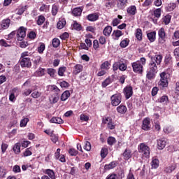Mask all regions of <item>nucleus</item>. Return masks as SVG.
Masks as SVG:
<instances>
[{
	"instance_id": "43",
	"label": "nucleus",
	"mask_w": 179,
	"mask_h": 179,
	"mask_svg": "<svg viewBox=\"0 0 179 179\" xmlns=\"http://www.w3.org/2000/svg\"><path fill=\"white\" fill-rule=\"evenodd\" d=\"M128 44H129V40L128 39H124L123 41H121L120 43V47L122 48H125L127 47H128Z\"/></svg>"
},
{
	"instance_id": "4",
	"label": "nucleus",
	"mask_w": 179,
	"mask_h": 179,
	"mask_svg": "<svg viewBox=\"0 0 179 179\" xmlns=\"http://www.w3.org/2000/svg\"><path fill=\"white\" fill-rule=\"evenodd\" d=\"M160 80L158 82V86L161 89L163 87H167L169 86V80L167 78V73L166 72H162L160 73Z\"/></svg>"
},
{
	"instance_id": "29",
	"label": "nucleus",
	"mask_w": 179,
	"mask_h": 179,
	"mask_svg": "<svg viewBox=\"0 0 179 179\" xmlns=\"http://www.w3.org/2000/svg\"><path fill=\"white\" fill-rule=\"evenodd\" d=\"M58 10H59V6L57 4H53L52 6V16H57V14L58 13Z\"/></svg>"
},
{
	"instance_id": "41",
	"label": "nucleus",
	"mask_w": 179,
	"mask_h": 179,
	"mask_svg": "<svg viewBox=\"0 0 179 179\" xmlns=\"http://www.w3.org/2000/svg\"><path fill=\"white\" fill-rule=\"evenodd\" d=\"M154 16L157 19H159V17H160L162 16V9L161 8H157L154 11Z\"/></svg>"
},
{
	"instance_id": "62",
	"label": "nucleus",
	"mask_w": 179,
	"mask_h": 179,
	"mask_svg": "<svg viewBox=\"0 0 179 179\" xmlns=\"http://www.w3.org/2000/svg\"><path fill=\"white\" fill-rule=\"evenodd\" d=\"M13 171L14 173H20V166L18 165H15L13 168Z\"/></svg>"
},
{
	"instance_id": "56",
	"label": "nucleus",
	"mask_w": 179,
	"mask_h": 179,
	"mask_svg": "<svg viewBox=\"0 0 179 179\" xmlns=\"http://www.w3.org/2000/svg\"><path fill=\"white\" fill-rule=\"evenodd\" d=\"M51 137V141L53 142V143H57L58 142V136L57 134H52L50 136Z\"/></svg>"
},
{
	"instance_id": "19",
	"label": "nucleus",
	"mask_w": 179,
	"mask_h": 179,
	"mask_svg": "<svg viewBox=\"0 0 179 179\" xmlns=\"http://www.w3.org/2000/svg\"><path fill=\"white\" fill-rule=\"evenodd\" d=\"M111 31H113V27L111 26H107L104 28L103 34H104V36L108 37V36H110V34H111Z\"/></svg>"
},
{
	"instance_id": "17",
	"label": "nucleus",
	"mask_w": 179,
	"mask_h": 179,
	"mask_svg": "<svg viewBox=\"0 0 179 179\" xmlns=\"http://www.w3.org/2000/svg\"><path fill=\"white\" fill-rule=\"evenodd\" d=\"M123 157L124 160H129V159L132 157V152L130 151V150L126 149L123 152Z\"/></svg>"
},
{
	"instance_id": "38",
	"label": "nucleus",
	"mask_w": 179,
	"mask_h": 179,
	"mask_svg": "<svg viewBox=\"0 0 179 179\" xmlns=\"http://www.w3.org/2000/svg\"><path fill=\"white\" fill-rule=\"evenodd\" d=\"M151 166L152 169H157V167H159V159L156 158L152 159Z\"/></svg>"
},
{
	"instance_id": "42",
	"label": "nucleus",
	"mask_w": 179,
	"mask_h": 179,
	"mask_svg": "<svg viewBox=\"0 0 179 179\" xmlns=\"http://www.w3.org/2000/svg\"><path fill=\"white\" fill-rule=\"evenodd\" d=\"M66 71V67L62 66L59 67L58 69V75L59 76H64V73Z\"/></svg>"
},
{
	"instance_id": "34",
	"label": "nucleus",
	"mask_w": 179,
	"mask_h": 179,
	"mask_svg": "<svg viewBox=\"0 0 179 179\" xmlns=\"http://www.w3.org/2000/svg\"><path fill=\"white\" fill-rule=\"evenodd\" d=\"M72 13L74 16H80L82 15V8H76L73 10Z\"/></svg>"
},
{
	"instance_id": "20",
	"label": "nucleus",
	"mask_w": 179,
	"mask_h": 179,
	"mask_svg": "<svg viewBox=\"0 0 179 179\" xmlns=\"http://www.w3.org/2000/svg\"><path fill=\"white\" fill-rule=\"evenodd\" d=\"M45 174H47L51 179H55V173L52 169H46L44 171Z\"/></svg>"
},
{
	"instance_id": "40",
	"label": "nucleus",
	"mask_w": 179,
	"mask_h": 179,
	"mask_svg": "<svg viewBox=\"0 0 179 179\" xmlns=\"http://www.w3.org/2000/svg\"><path fill=\"white\" fill-rule=\"evenodd\" d=\"M52 44L55 48H58V47L59 46V44H61V42L59 41V39L55 38L52 40Z\"/></svg>"
},
{
	"instance_id": "5",
	"label": "nucleus",
	"mask_w": 179,
	"mask_h": 179,
	"mask_svg": "<svg viewBox=\"0 0 179 179\" xmlns=\"http://www.w3.org/2000/svg\"><path fill=\"white\" fill-rule=\"evenodd\" d=\"M111 99V104L114 107H117V106H119L121 103V100H122V97L121 96V94H116L113 95L110 97Z\"/></svg>"
},
{
	"instance_id": "52",
	"label": "nucleus",
	"mask_w": 179,
	"mask_h": 179,
	"mask_svg": "<svg viewBox=\"0 0 179 179\" xmlns=\"http://www.w3.org/2000/svg\"><path fill=\"white\" fill-rule=\"evenodd\" d=\"M80 121H85V122H87V121H89V117L87 115L83 113L80 115Z\"/></svg>"
},
{
	"instance_id": "39",
	"label": "nucleus",
	"mask_w": 179,
	"mask_h": 179,
	"mask_svg": "<svg viewBox=\"0 0 179 179\" xmlns=\"http://www.w3.org/2000/svg\"><path fill=\"white\" fill-rule=\"evenodd\" d=\"M27 122H29V118L24 117L20 121V127H21V128L26 127V125H27Z\"/></svg>"
},
{
	"instance_id": "15",
	"label": "nucleus",
	"mask_w": 179,
	"mask_h": 179,
	"mask_svg": "<svg viewBox=\"0 0 179 179\" xmlns=\"http://www.w3.org/2000/svg\"><path fill=\"white\" fill-rule=\"evenodd\" d=\"M83 71V66L82 64H76L73 68V75H78L80 73Z\"/></svg>"
},
{
	"instance_id": "16",
	"label": "nucleus",
	"mask_w": 179,
	"mask_h": 179,
	"mask_svg": "<svg viewBox=\"0 0 179 179\" xmlns=\"http://www.w3.org/2000/svg\"><path fill=\"white\" fill-rule=\"evenodd\" d=\"M124 34H122V31L120 30H116L113 31L112 34V36L113 37L114 40H118L121 36H122Z\"/></svg>"
},
{
	"instance_id": "37",
	"label": "nucleus",
	"mask_w": 179,
	"mask_h": 179,
	"mask_svg": "<svg viewBox=\"0 0 179 179\" xmlns=\"http://www.w3.org/2000/svg\"><path fill=\"white\" fill-rule=\"evenodd\" d=\"M117 166L115 162H110L109 164H106L104 166L105 170H110V169H114Z\"/></svg>"
},
{
	"instance_id": "55",
	"label": "nucleus",
	"mask_w": 179,
	"mask_h": 179,
	"mask_svg": "<svg viewBox=\"0 0 179 179\" xmlns=\"http://www.w3.org/2000/svg\"><path fill=\"white\" fill-rule=\"evenodd\" d=\"M69 153L71 156H76V155H78V153H79L78 152V150H75L74 148H71L69 150Z\"/></svg>"
},
{
	"instance_id": "27",
	"label": "nucleus",
	"mask_w": 179,
	"mask_h": 179,
	"mask_svg": "<svg viewBox=\"0 0 179 179\" xmlns=\"http://www.w3.org/2000/svg\"><path fill=\"white\" fill-rule=\"evenodd\" d=\"M58 100H59V96H58V94H55L50 97L51 104H55V103L58 102Z\"/></svg>"
},
{
	"instance_id": "58",
	"label": "nucleus",
	"mask_w": 179,
	"mask_h": 179,
	"mask_svg": "<svg viewBox=\"0 0 179 179\" xmlns=\"http://www.w3.org/2000/svg\"><path fill=\"white\" fill-rule=\"evenodd\" d=\"M167 101H169V97L167 96H162L159 99V103H164V104H166Z\"/></svg>"
},
{
	"instance_id": "64",
	"label": "nucleus",
	"mask_w": 179,
	"mask_h": 179,
	"mask_svg": "<svg viewBox=\"0 0 179 179\" xmlns=\"http://www.w3.org/2000/svg\"><path fill=\"white\" fill-rule=\"evenodd\" d=\"M127 179H135V176H134V173H132V170L130 169L129 174L127 177Z\"/></svg>"
},
{
	"instance_id": "60",
	"label": "nucleus",
	"mask_w": 179,
	"mask_h": 179,
	"mask_svg": "<svg viewBox=\"0 0 179 179\" xmlns=\"http://www.w3.org/2000/svg\"><path fill=\"white\" fill-rule=\"evenodd\" d=\"M0 45L1 47H10V45L6 43V41H5L3 39L0 40Z\"/></svg>"
},
{
	"instance_id": "51",
	"label": "nucleus",
	"mask_w": 179,
	"mask_h": 179,
	"mask_svg": "<svg viewBox=\"0 0 179 179\" xmlns=\"http://www.w3.org/2000/svg\"><path fill=\"white\" fill-rule=\"evenodd\" d=\"M41 96V92L38 91H34L31 94V97H33V99H38V97H40Z\"/></svg>"
},
{
	"instance_id": "11",
	"label": "nucleus",
	"mask_w": 179,
	"mask_h": 179,
	"mask_svg": "<svg viewBox=\"0 0 179 179\" xmlns=\"http://www.w3.org/2000/svg\"><path fill=\"white\" fill-rule=\"evenodd\" d=\"M124 96H125L127 99H128L130 97H131L132 94H134V91H133L132 87H131V86L126 87L124 89Z\"/></svg>"
},
{
	"instance_id": "32",
	"label": "nucleus",
	"mask_w": 179,
	"mask_h": 179,
	"mask_svg": "<svg viewBox=\"0 0 179 179\" xmlns=\"http://www.w3.org/2000/svg\"><path fill=\"white\" fill-rule=\"evenodd\" d=\"M47 72L51 78H55L57 76V70L54 69H48Z\"/></svg>"
},
{
	"instance_id": "35",
	"label": "nucleus",
	"mask_w": 179,
	"mask_h": 179,
	"mask_svg": "<svg viewBox=\"0 0 179 179\" xmlns=\"http://www.w3.org/2000/svg\"><path fill=\"white\" fill-rule=\"evenodd\" d=\"M33 153L31 152V148L25 149L24 152L22 153V157H27L29 156H31Z\"/></svg>"
},
{
	"instance_id": "2",
	"label": "nucleus",
	"mask_w": 179,
	"mask_h": 179,
	"mask_svg": "<svg viewBox=\"0 0 179 179\" xmlns=\"http://www.w3.org/2000/svg\"><path fill=\"white\" fill-rule=\"evenodd\" d=\"M143 65H146V59L145 57H141L140 60L132 63L134 72L142 73L143 72Z\"/></svg>"
},
{
	"instance_id": "8",
	"label": "nucleus",
	"mask_w": 179,
	"mask_h": 179,
	"mask_svg": "<svg viewBox=\"0 0 179 179\" xmlns=\"http://www.w3.org/2000/svg\"><path fill=\"white\" fill-rule=\"evenodd\" d=\"M10 26V19L6 18L0 22V30H6Z\"/></svg>"
},
{
	"instance_id": "31",
	"label": "nucleus",
	"mask_w": 179,
	"mask_h": 179,
	"mask_svg": "<svg viewBox=\"0 0 179 179\" xmlns=\"http://www.w3.org/2000/svg\"><path fill=\"white\" fill-rule=\"evenodd\" d=\"M135 36H136V38H137V40H138V41H141V40H142V29H141L139 28L137 29L135 32Z\"/></svg>"
},
{
	"instance_id": "30",
	"label": "nucleus",
	"mask_w": 179,
	"mask_h": 179,
	"mask_svg": "<svg viewBox=\"0 0 179 179\" xmlns=\"http://www.w3.org/2000/svg\"><path fill=\"white\" fill-rule=\"evenodd\" d=\"M110 66H111V64L108 61L104 62L101 65V69H103L105 71H108L110 69Z\"/></svg>"
},
{
	"instance_id": "18",
	"label": "nucleus",
	"mask_w": 179,
	"mask_h": 179,
	"mask_svg": "<svg viewBox=\"0 0 179 179\" xmlns=\"http://www.w3.org/2000/svg\"><path fill=\"white\" fill-rule=\"evenodd\" d=\"M70 96H71V92H69V90L64 92L61 96L62 101H66V100L69 99Z\"/></svg>"
},
{
	"instance_id": "49",
	"label": "nucleus",
	"mask_w": 179,
	"mask_h": 179,
	"mask_svg": "<svg viewBox=\"0 0 179 179\" xmlns=\"http://www.w3.org/2000/svg\"><path fill=\"white\" fill-rule=\"evenodd\" d=\"M176 3H171L169 4V6L166 7V10L168 12H173V9H176Z\"/></svg>"
},
{
	"instance_id": "61",
	"label": "nucleus",
	"mask_w": 179,
	"mask_h": 179,
	"mask_svg": "<svg viewBox=\"0 0 179 179\" xmlns=\"http://www.w3.org/2000/svg\"><path fill=\"white\" fill-rule=\"evenodd\" d=\"M73 29H75V30H78L79 31L82 30V27L78 22H74Z\"/></svg>"
},
{
	"instance_id": "10",
	"label": "nucleus",
	"mask_w": 179,
	"mask_h": 179,
	"mask_svg": "<svg viewBox=\"0 0 179 179\" xmlns=\"http://www.w3.org/2000/svg\"><path fill=\"white\" fill-rule=\"evenodd\" d=\"M142 129L144 131L150 129V119L146 117L143 120Z\"/></svg>"
},
{
	"instance_id": "33",
	"label": "nucleus",
	"mask_w": 179,
	"mask_h": 179,
	"mask_svg": "<svg viewBox=\"0 0 179 179\" xmlns=\"http://www.w3.org/2000/svg\"><path fill=\"white\" fill-rule=\"evenodd\" d=\"M163 22H164V24L167 26V24H170V22H171V15H166L162 18Z\"/></svg>"
},
{
	"instance_id": "25",
	"label": "nucleus",
	"mask_w": 179,
	"mask_h": 179,
	"mask_svg": "<svg viewBox=\"0 0 179 179\" xmlns=\"http://www.w3.org/2000/svg\"><path fill=\"white\" fill-rule=\"evenodd\" d=\"M20 146H22L20 143H17L14 145L13 150L15 155H19V153H20Z\"/></svg>"
},
{
	"instance_id": "36",
	"label": "nucleus",
	"mask_w": 179,
	"mask_h": 179,
	"mask_svg": "<svg viewBox=\"0 0 179 179\" xmlns=\"http://www.w3.org/2000/svg\"><path fill=\"white\" fill-rule=\"evenodd\" d=\"M44 22H45V17L43 15H39L36 21L37 24L41 26Z\"/></svg>"
},
{
	"instance_id": "59",
	"label": "nucleus",
	"mask_w": 179,
	"mask_h": 179,
	"mask_svg": "<svg viewBox=\"0 0 179 179\" xmlns=\"http://www.w3.org/2000/svg\"><path fill=\"white\" fill-rule=\"evenodd\" d=\"M31 55V53L29 52H23L22 54H21V57L20 59H22V58H29V57H30Z\"/></svg>"
},
{
	"instance_id": "23",
	"label": "nucleus",
	"mask_w": 179,
	"mask_h": 179,
	"mask_svg": "<svg viewBox=\"0 0 179 179\" xmlns=\"http://www.w3.org/2000/svg\"><path fill=\"white\" fill-rule=\"evenodd\" d=\"M127 0H118L117 1V8L119 9H124L127 6Z\"/></svg>"
},
{
	"instance_id": "14",
	"label": "nucleus",
	"mask_w": 179,
	"mask_h": 179,
	"mask_svg": "<svg viewBox=\"0 0 179 179\" xmlns=\"http://www.w3.org/2000/svg\"><path fill=\"white\" fill-rule=\"evenodd\" d=\"M157 147L159 150H162L166 148V140L164 138H161L157 141Z\"/></svg>"
},
{
	"instance_id": "1",
	"label": "nucleus",
	"mask_w": 179,
	"mask_h": 179,
	"mask_svg": "<svg viewBox=\"0 0 179 179\" xmlns=\"http://www.w3.org/2000/svg\"><path fill=\"white\" fill-rule=\"evenodd\" d=\"M163 57L160 55H156L155 57H151V61L149 64V68L147 71V78L149 80L155 79L157 73V65L162 64Z\"/></svg>"
},
{
	"instance_id": "50",
	"label": "nucleus",
	"mask_w": 179,
	"mask_h": 179,
	"mask_svg": "<svg viewBox=\"0 0 179 179\" xmlns=\"http://www.w3.org/2000/svg\"><path fill=\"white\" fill-rule=\"evenodd\" d=\"M45 72V70L44 69H39L36 72V76H44V73Z\"/></svg>"
},
{
	"instance_id": "45",
	"label": "nucleus",
	"mask_w": 179,
	"mask_h": 179,
	"mask_svg": "<svg viewBox=\"0 0 179 179\" xmlns=\"http://www.w3.org/2000/svg\"><path fill=\"white\" fill-rule=\"evenodd\" d=\"M44 50H45V44L41 43L39 47L38 48V52L39 54H43V52H44Z\"/></svg>"
},
{
	"instance_id": "7",
	"label": "nucleus",
	"mask_w": 179,
	"mask_h": 179,
	"mask_svg": "<svg viewBox=\"0 0 179 179\" xmlns=\"http://www.w3.org/2000/svg\"><path fill=\"white\" fill-rule=\"evenodd\" d=\"M20 66L22 68H31V60L30 59V57L20 59Z\"/></svg>"
},
{
	"instance_id": "63",
	"label": "nucleus",
	"mask_w": 179,
	"mask_h": 179,
	"mask_svg": "<svg viewBox=\"0 0 179 179\" xmlns=\"http://www.w3.org/2000/svg\"><path fill=\"white\" fill-rule=\"evenodd\" d=\"M119 69L120 71H127V65L124 63L119 64Z\"/></svg>"
},
{
	"instance_id": "48",
	"label": "nucleus",
	"mask_w": 179,
	"mask_h": 179,
	"mask_svg": "<svg viewBox=\"0 0 179 179\" xmlns=\"http://www.w3.org/2000/svg\"><path fill=\"white\" fill-rule=\"evenodd\" d=\"M107 142H108V145L113 146V145L114 143H115V142H117V141L115 140V138L110 136V137L108 138Z\"/></svg>"
},
{
	"instance_id": "12",
	"label": "nucleus",
	"mask_w": 179,
	"mask_h": 179,
	"mask_svg": "<svg viewBox=\"0 0 179 179\" xmlns=\"http://www.w3.org/2000/svg\"><path fill=\"white\" fill-rule=\"evenodd\" d=\"M158 36L159 41H164V40H166V30L164 28L162 27L158 31Z\"/></svg>"
},
{
	"instance_id": "44",
	"label": "nucleus",
	"mask_w": 179,
	"mask_h": 179,
	"mask_svg": "<svg viewBox=\"0 0 179 179\" xmlns=\"http://www.w3.org/2000/svg\"><path fill=\"white\" fill-rule=\"evenodd\" d=\"M107 155H108V149H107L106 148H103L101 150V157H103V159H104V157H106L107 156Z\"/></svg>"
},
{
	"instance_id": "21",
	"label": "nucleus",
	"mask_w": 179,
	"mask_h": 179,
	"mask_svg": "<svg viewBox=\"0 0 179 179\" xmlns=\"http://www.w3.org/2000/svg\"><path fill=\"white\" fill-rule=\"evenodd\" d=\"M148 40L150 43H153L156 40V31L150 32L147 34Z\"/></svg>"
},
{
	"instance_id": "28",
	"label": "nucleus",
	"mask_w": 179,
	"mask_h": 179,
	"mask_svg": "<svg viewBox=\"0 0 179 179\" xmlns=\"http://www.w3.org/2000/svg\"><path fill=\"white\" fill-rule=\"evenodd\" d=\"M117 111L120 114H125L127 113V106L123 105H120L117 107Z\"/></svg>"
},
{
	"instance_id": "6",
	"label": "nucleus",
	"mask_w": 179,
	"mask_h": 179,
	"mask_svg": "<svg viewBox=\"0 0 179 179\" xmlns=\"http://www.w3.org/2000/svg\"><path fill=\"white\" fill-rule=\"evenodd\" d=\"M17 37L19 41H22L24 37H26V29L24 27H20V29L17 30Z\"/></svg>"
},
{
	"instance_id": "22",
	"label": "nucleus",
	"mask_w": 179,
	"mask_h": 179,
	"mask_svg": "<svg viewBox=\"0 0 179 179\" xmlns=\"http://www.w3.org/2000/svg\"><path fill=\"white\" fill-rule=\"evenodd\" d=\"M66 24V21H65V19H61L57 22V29L61 30V29H64V27H65Z\"/></svg>"
},
{
	"instance_id": "24",
	"label": "nucleus",
	"mask_w": 179,
	"mask_h": 179,
	"mask_svg": "<svg viewBox=\"0 0 179 179\" xmlns=\"http://www.w3.org/2000/svg\"><path fill=\"white\" fill-rule=\"evenodd\" d=\"M127 13L129 15H136V6H131L127 8Z\"/></svg>"
},
{
	"instance_id": "57",
	"label": "nucleus",
	"mask_w": 179,
	"mask_h": 179,
	"mask_svg": "<svg viewBox=\"0 0 179 179\" xmlns=\"http://www.w3.org/2000/svg\"><path fill=\"white\" fill-rule=\"evenodd\" d=\"M26 9H27L26 6L21 7L17 11V15H23L26 11Z\"/></svg>"
},
{
	"instance_id": "13",
	"label": "nucleus",
	"mask_w": 179,
	"mask_h": 179,
	"mask_svg": "<svg viewBox=\"0 0 179 179\" xmlns=\"http://www.w3.org/2000/svg\"><path fill=\"white\" fill-rule=\"evenodd\" d=\"M87 19L90 22H96V20H99V14L96 13L90 14L87 16Z\"/></svg>"
},
{
	"instance_id": "9",
	"label": "nucleus",
	"mask_w": 179,
	"mask_h": 179,
	"mask_svg": "<svg viewBox=\"0 0 179 179\" xmlns=\"http://www.w3.org/2000/svg\"><path fill=\"white\" fill-rule=\"evenodd\" d=\"M176 169H177V164H175V163L169 164L167 165V166H166L164 168V171L165 173H173V171H174V170H176Z\"/></svg>"
},
{
	"instance_id": "26",
	"label": "nucleus",
	"mask_w": 179,
	"mask_h": 179,
	"mask_svg": "<svg viewBox=\"0 0 179 179\" xmlns=\"http://www.w3.org/2000/svg\"><path fill=\"white\" fill-rule=\"evenodd\" d=\"M50 122H52L53 124H63L64 123V120H62V119L61 117H53L50 120Z\"/></svg>"
},
{
	"instance_id": "47",
	"label": "nucleus",
	"mask_w": 179,
	"mask_h": 179,
	"mask_svg": "<svg viewBox=\"0 0 179 179\" xmlns=\"http://www.w3.org/2000/svg\"><path fill=\"white\" fill-rule=\"evenodd\" d=\"M111 82H113V80H111V78H106V79L102 83V87H107V86H108V85H110V83H111Z\"/></svg>"
},
{
	"instance_id": "3",
	"label": "nucleus",
	"mask_w": 179,
	"mask_h": 179,
	"mask_svg": "<svg viewBox=\"0 0 179 179\" xmlns=\"http://www.w3.org/2000/svg\"><path fill=\"white\" fill-rule=\"evenodd\" d=\"M138 152L141 154L142 157L149 159L150 157V148L145 143H141L138 146Z\"/></svg>"
},
{
	"instance_id": "46",
	"label": "nucleus",
	"mask_w": 179,
	"mask_h": 179,
	"mask_svg": "<svg viewBox=\"0 0 179 179\" xmlns=\"http://www.w3.org/2000/svg\"><path fill=\"white\" fill-rule=\"evenodd\" d=\"M84 149L85 150H87V152H90V150H92V144H90V142L85 141Z\"/></svg>"
},
{
	"instance_id": "54",
	"label": "nucleus",
	"mask_w": 179,
	"mask_h": 179,
	"mask_svg": "<svg viewBox=\"0 0 179 179\" xmlns=\"http://www.w3.org/2000/svg\"><path fill=\"white\" fill-rule=\"evenodd\" d=\"M59 85L61 87L67 89V87H69V84L66 81H62L59 83Z\"/></svg>"
},
{
	"instance_id": "53",
	"label": "nucleus",
	"mask_w": 179,
	"mask_h": 179,
	"mask_svg": "<svg viewBox=\"0 0 179 179\" xmlns=\"http://www.w3.org/2000/svg\"><path fill=\"white\" fill-rule=\"evenodd\" d=\"M33 62L35 65H38V64L41 62V57L36 56L34 59H33Z\"/></svg>"
}]
</instances>
